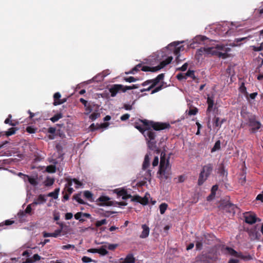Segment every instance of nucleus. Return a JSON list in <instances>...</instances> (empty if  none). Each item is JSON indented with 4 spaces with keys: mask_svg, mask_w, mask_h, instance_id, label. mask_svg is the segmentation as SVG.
Returning <instances> with one entry per match:
<instances>
[{
    "mask_svg": "<svg viewBox=\"0 0 263 263\" xmlns=\"http://www.w3.org/2000/svg\"><path fill=\"white\" fill-rule=\"evenodd\" d=\"M98 253L102 256L107 255L108 252L107 250L106 247L105 245L101 246L100 248H98Z\"/></svg>",
    "mask_w": 263,
    "mask_h": 263,
    "instance_id": "27",
    "label": "nucleus"
},
{
    "mask_svg": "<svg viewBox=\"0 0 263 263\" xmlns=\"http://www.w3.org/2000/svg\"><path fill=\"white\" fill-rule=\"evenodd\" d=\"M183 42L184 41L174 42L162 50L154 54L150 58L149 61L153 65L159 64L154 68V71H158L171 63L173 59V54L176 56V60H178L180 52L184 50L183 46L178 45Z\"/></svg>",
    "mask_w": 263,
    "mask_h": 263,
    "instance_id": "1",
    "label": "nucleus"
},
{
    "mask_svg": "<svg viewBox=\"0 0 263 263\" xmlns=\"http://www.w3.org/2000/svg\"><path fill=\"white\" fill-rule=\"evenodd\" d=\"M170 166L168 159H165V154L163 155V153L161 154L159 170L158 173L160 177L167 178L170 174Z\"/></svg>",
    "mask_w": 263,
    "mask_h": 263,
    "instance_id": "5",
    "label": "nucleus"
},
{
    "mask_svg": "<svg viewBox=\"0 0 263 263\" xmlns=\"http://www.w3.org/2000/svg\"><path fill=\"white\" fill-rule=\"evenodd\" d=\"M162 86H159L156 87L152 91V93H154L162 89Z\"/></svg>",
    "mask_w": 263,
    "mask_h": 263,
    "instance_id": "60",
    "label": "nucleus"
},
{
    "mask_svg": "<svg viewBox=\"0 0 263 263\" xmlns=\"http://www.w3.org/2000/svg\"><path fill=\"white\" fill-rule=\"evenodd\" d=\"M124 80H125V81L129 82V83L134 82L137 80L136 79H135L133 77H129L128 78H126L124 79Z\"/></svg>",
    "mask_w": 263,
    "mask_h": 263,
    "instance_id": "48",
    "label": "nucleus"
},
{
    "mask_svg": "<svg viewBox=\"0 0 263 263\" xmlns=\"http://www.w3.org/2000/svg\"><path fill=\"white\" fill-rule=\"evenodd\" d=\"M22 263H34V261H33L32 259L28 258L26 261L22 262Z\"/></svg>",
    "mask_w": 263,
    "mask_h": 263,
    "instance_id": "64",
    "label": "nucleus"
},
{
    "mask_svg": "<svg viewBox=\"0 0 263 263\" xmlns=\"http://www.w3.org/2000/svg\"><path fill=\"white\" fill-rule=\"evenodd\" d=\"M24 181L25 182H29L31 185L35 186L37 184V181L34 177H30L29 176H25L24 178Z\"/></svg>",
    "mask_w": 263,
    "mask_h": 263,
    "instance_id": "25",
    "label": "nucleus"
},
{
    "mask_svg": "<svg viewBox=\"0 0 263 263\" xmlns=\"http://www.w3.org/2000/svg\"><path fill=\"white\" fill-rule=\"evenodd\" d=\"M106 223H107V221H106V219H103L101 220L97 221L96 222L95 225L97 227H99L101 226L102 225L106 224Z\"/></svg>",
    "mask_w": 263,
    "mask_h": 263,
    "instance_id": "43",
    "label": "nucleus"
},
{
    "mask_svg": "<svg viewBox=\"0 0 263 263\" xmlns=\"http://www.w3.org/2000/svg\"><path fill=\"white\" fill-rule=\"evenodd\" d=\"M155 67H149L147 66H142L141 64H139L135 66L132 70L129 71L128 72H126V74H134L137 73L138 71L140 70L141 69L143 71H152L155 72L156 71H154V68Z\"/></svg>",
    "mask_w": 263,
    "mask_h": 263,
    "instance_id": "8",
    "label": "nucleus"
},
{
    "mask_svg": "<svg viewBox=\"0 0 263 263\" xmlns=\"http://www.w3.org/2000/svg\"><path fill=\"white\" fill-rule=\"evenodd\" d=\"M62 249L64 250H69V249H74L75 248V246L73 245L68 244L67 245H64L62 246Z\"/></svg>",
    "mask_w": 263,
    "mask_h": 263,
    "instance_id": "44",
    "label": "nucleus"
},
{
    "mask_svg": "<svg viewBox=\"0 0 263 263\" xmlns=\"http://www.w3.org/2000/svg\"><path fill=\"white\" fill-rule=\"evenodd\" d=\"M235 208L234 204L231 203H228L225 205V209H229V211L231 212L232 211H234V208Z\"/></svg>",
    "mask_w": 263,
    "mask_h": 263,
    "instance_id": "45",
    "label": "nucleus"
},
{
    "mask_svg": "<svg viewBox=\"0 0 263 263\" xmlns=\"http://www.w3.org/2000/svg\"><path fill=\"white\" fill-rule=\"evenodd\" d=\"M90 217V214L86 213L78 212L74 215V218L81 222L85 221V218H89Z\"/></svg>",
    "mask_w": 263,
    "mask_h": 263,
    "instance_id": "16",
    "label": "nucleus"
},
{
    "mask_svg": "<svg viewBox=\"0 0 263 263\" xmlns=\"http://www.w3.org/2000/svg\"><path fill=\"white\" fill-rule=\"evenodd\" d=\"M46 201L47 199L46 198L45 195L41 194L34 199L32 203L36 207L37 205L44 204L46 202Z\"/></svg>",
    "mask_w": 263,
    "mask_h": 263,
    "instance_id": "15",
    "label": "nucleus"
},
{
    "mask_svg": "<svg viewBox=\"0 0 263 263\" xmlns=\"http://www.w3.org/2000/svg\"><path fill=\"white\" fill-rule=\"evenodd\" d=\"M169 126L170 125L168 124L158 123L154 125L153 129H144L140 125H136L135 127L143 134L147 141V144L148 148L152 150H156L157 148L156 141L155 140V138L156 137V130H159L166 128Z\"/></svg>",
    "mask_w": 263,
    "mask_h": 263,
    "instance_id": "3",
    "label": "nucleus"
},
{
    "mask_svg": "<svg viewBox=\"0 0 263 263\" xmlns=\"http://www.w3.org/2000/svg\"><path fill=\"white\" fill-rule=\"evenodd\" d=\"M54 181L53 178L48 177L44 182L45 185L46 186H50L53 184Z\"/></svg>",
    "mask_w": 263,
    "mask_h": 263,
    "instance_id": "36",
    "label": "nucleus"
},
{
    "mask_svg": "<svg viewBox=\"0 0 263 263\" xmlns=\"http://www.w3.org/2000/svg\"><path fill=\"white\" fill-rule=\"evenodd\" d=\"M224 121V119H222L221 121H219V118L218 117H216L214 121V125L216 127H217L218 129L221 126L222 124Z\"/></svg>",
    "mask_w": 263,
    "mask_h": 263,
    "instance_id": "34",
    "label": "nucleus"
},
{
    "mask_svg": "<svg viewBox=\"0 0 263 263\" xmlns=\"http://www.w3.org/2000/svg\"><path fill=\"white\" fill-rule=\"evenodd\" d=\"M132 200L137 201L143 205H146L148 202V199L146 196L142 198L139 196H136L132 198Z\"/></svg>",
    "mask_w": 263,
    "mask_h": 263,
    "instance_id": "22",
    "label": "nucleus"
},
{
    "mask_svg": "<svg viewBox=\"0 0 263 263\" xmlns=\"http://www.w3.org/2000/svg\"><path fill=\"white\" fill-rule=\"evenodd\" d=\"M202 248V240L198 237L197 238L196 242V248L197 250H200Z\"/></svg>",
    "mask_w": 263,
    "mask_h": 263,
    "instance_id": "35",
    "label": "nucleus"
},
{
    "mask_svg": "<svg viewBox=\"0 0 263 263\" xmlns=\"http://www.w3.org/2000/svg\"><path fill=\"white\" fill-rule=\"evenodd\" d=\"M207 103L208 105V107L207 108V112H211L214 106V99L212 97L208 96L207 98Z\"/></svg>",
    "mask_w": 263,
    "mask_h": 263,
    "instance_id": "24",
    "label": "nucleus"
},
{
    "mask_svg": "<svg viewBox=\"0 0 263 263\" xmlns=\"http://www.w3.org/2000/svg\"><path fill=\"white\" fill-rule=\"evenodd\" d=\"M62 118V114H57L50 118V120L53 122L58 121L60 119Z\"/></svg>",
    "mask_w": 263,
    "mask_h": 263,
    "instance_id": "38",
    "label": "nucleus"
},
{
    "mask_svg": "<svg viewBox=\"0 0 263 263\" xmlns=\"http://www.w3.org/2000/svg\"><path fill=\"white\" fill-rule=\"evenodd\" d=\"M197 110H195V109H191V110H190L189 112V114L190 115H195L197 114Z\"/></svg>",
    "mask_w": 263,
    "mask_h": 263,
    "instance_id": "62",
    "label": "nucleus"
},
{
    "mask_svg": "<svg viewBox=\"0 0 263 263\" xmlns=\"http://www.w3.org/2000/svg\"><path fill=\"white\" fill-rule=\"evenodd\" d=\"M185 75L186 76V78L187 77H191L193 79L195 80V76L194 74V70H189L186 72V73L185 74Z\"/></svg>",
    "mask_w": 263,
    "mask_h": 263,
    "instance_id": "40",
    "label": "nucleus"
},
{
    "mask_svg": "<svg viewBox=\"0 0 263 263\" xmlns=\"http://www.w3.org/2000/svg\"><path fill=\"white\" fill-rule=\"evenodd\" d=\"M220 148V142L219 140L216 142L213 147L212 148L211 152H214Z\"/></svg>",
    "mask_w": 263,
    "mask_h": 263,
    "instance_id": "37",
    "label": "nucleus"
},
{
    "mask_svg": "<svg viewBox=\"0 0 263 263\" xmlns=\"http://www.w3.org/2000/svg\"><path fill=\"white\" fill-rule=\"evenodd\" d=\"M129 117H130V115L129 114H126L122 115L120 119L122 121H125V120L128 119Z\"/></svg>",
    "mask_w": 263,
    "mask_h": 263,
    "instance_id": "52",
    "label": "nucleus"
},
{
    "mask_svg": "<svg viewBox=\"0 0 263 263\" xmlns=\"http://www.w3.org/2000/svg\"><path fill=\"white\" fill-rule=\"evenodd\" d=\"M149 165V158L148 155H146L143 163V168L146 169Z\"/></svg>",
    "mask_w": 263,
    "mask_h": 263,
    "instance_id": "31",
    "label": "nucleus"
},
{
    "mask_svg": "<svg viewBox=\"0 0 263 263\" xmlns=\"http://www.w3.org/2000/svg\"><path fill=\"white\" fill-rule=\"evenodd\" d=\"M74 199L79 203L85 204V202L81 198L80 194H77L74 196Z\"/></svg>",
    "mask_w": 263,
    "mask_h": 263,
    "instance_id": "42",
    "label": "nucleus"
},
{
    "mask_svg": "<svg viewBox=\"0 0 263 263\" xmlns=\"http://www.w3.org/2000/svg\"><path fill=\"white\" fill-rule=\"evenodd\" d=\"M104 245L106 247V249H108L110 250H114L118 247L117 244H109L108 243H105Z\"/></svg>",
    "mask_w": 263,
    "mask_h": 263,
    "instance_id": "39",
    "label": "nucleus"
},
{
    "mask_svg": "<svg viewBox=\"0 0 263 263\" xmlns=\"http://www.w3.org/2000/svg\"><path fill=\"white\" fill-rule=\"evenodd\" d=\"M224 251L226 253H228L231 256H233L237 258H239L243 260H247L251 258V257L249 256H244L241 252H237L232 248L229 247H226L224 248Z\"/></svg>",
    "mask_w": 263,
    "mask_h": 263,
    "instance_id": "10",
    "label": "nucleus"
},
{
    "mask_svg": "<svg viewBox=\"0 0 263 263\" xmlns=\"http://www.w3.org/2000/svg\"><path fill=\"white\" fill-rule=\"evenodd\" d=\"M237 26L233 23L223 22L218 25L217 29L219 34L224 36L235 35Z\"/></svg>",
    "mask_w": 263,
    "mask_h": 263,
    "instance_id": "4",
    "label": "nucleus"
},
{
    "mask_svg": "<svg viewBox=\"0 0 263 263\" xmlns=\"http://www.w3.org/2000/svg\"><path fill=\"white\" fill-rule=\"evenodd\" d=\"M56 128L55 127H50L48 128V133L54 134L55 133Z\"/></svg>",
    "mask_w": 263,
    "mask_h": 263,
    "instance_id": "59",
    "label": "nucleus"
},
{
    "mask_svg": "<svg viewBox=\"0 0 263 263\" xmlns=\"http://www.w3.org/2000/svg\"><path fill=\"white\" fill-rule=\"evenodd\" d=\"M142 232L140 235V237L141 238H145L148 237L149 233V228L146 224L142 225Z\"/></svg>",
    "mask_w": 263,
    "mask_h": 263,
    "instance_id": "21",
    "label": "nucleus"
},
{
    "mask_svg": "<svg viewBox=\"0 0 263 263\" xmlns=\"http://www.w3.org/2000/svg\"><path fill=\"white\" fill-rule=\"evenodd\" d=\"M158 163H159V158H158V156H156L154 158L153 163H152V164H153V166L155 167V166H156L157 165H158Z\"/></svg>",
    "mask_w": 263,
    "mask_h": 263,
    "instance_id": "51",
    "label": "nucleus"
},
{
    "mask_svg": "<svg viewBox=\"0 0 263 263\" xmlns=\"http://www.w3.org/2000/svg\"><path fill=\"white\" fill-rule=\"evenodd\" d=\"M61 95L60 92H58L54 93L53 96L54 102L53 105L55 106L62 104V103L66 102V99H64L62 100L60 99Z\"/></svg>",
    "mask_w": 263,
    "mask_h": 263,
    "instance_id": "19",
    "label": "nucleus"
},
{
    "mask_svg": "<svg viewBox=\"0 0 263 263\" xmlns=\"http://www.w3.org/2000/svg\"><path fill=\"white\" fill-rule=\"evenodd\" d=\"M89 253H98V249H90L87 251Z\"/></svg>",
    "mask_w": 263,
    "mask_h": 263,
    "instance_id": "61",
    "label": "nucleus"
},
{
    "mask_svg": "<svg viewBox=\"0 0 263 263\" xmlns=\"http://www.w3.org/2000/svg\"><path fill=\"white\" fill-rule=\"evenodd\" d=\"M188 64L187 63H184L180 68H179L181 71H185L187 68Z\"/></svg>",
    "mask_w": 263,
    "mask_h": 263,
    "instance_id": "55",
    "label": "nucleus"
},
{
    "mask_svg": "<svg viewBox=\"0 0 263 263\" xmlns=\"http://www.w3.org/2000/svg\"><path fill=\"white\" fill-rule=\"evenodd\" d=\"M251 37H252L251 35H249L248 36H247V37L235 39V40L234 41V43L231 44L230 45L233 47L237 46H240L241 45V44L240 43V42L243 41H247Z\"/></svg>",
    "mask_w": 263,
    "mask_h": 263,
    "instance_id": "20",
    "label": "nucleus"
},
{
    "mask_svg": "<svg viewBox=\"0 0 263 263\" xmlns=\"http://www.w3.org/2000/svg\"><path fill=\"white\" fill-rule=\"evenodd\" d=\"M168 207L167 204L162 203L159 205V210L161 214H163Z\"/></svg>",
    "mask_w": 263,
    "mask_h": 263,
    "instance_id": "32",
    "label": "nucleus"
},
{
    "mask_svg": "<svg viewBox=\"0 0 263 263\" xmlns=\"http://www.w3.org/2000/svg\"><path fill=\"white\" fill-rule=\"evenodd\" d=\"M110 198L107 196H101L99 198L98 200L102 202V205H108V202Z\"/></svg>",
    "mask_w": 263,
    "mask_h": 263,
    "instance_id": "29",
    "label": "nucleus"
},
{
    "mask_svg": "<svg viewBox=\"0 0 263 263\" xmlns=\"http://www.w3.org/2000/svg\"><path fill=\"white\" fill-rule=\"evenodd\" d=\"M82 260L83 261V262L85 263H88L92 261V259L90 258L87 256L83 257L82 258Z\"/></svg>",
    "mask_w": 263,
    "mask_h": 263,
    "instance_id": "49",
    "label": "nucleus"
},
{
    "mask_svg": "<svg viewBox=\"0 0 263 263\" xmlns=\"http://www.w3.org/2000/svg\"><path fill=\"white\" fill-rule=\"evenodd\" d=\"M59 192H60V189L57 188V189H55L53 192L48 193L47 195V196L52 197L54 199H57L58 198Z\"/></svg>",
    "mask_w": 263,
    "mask_h": 263,
    "instance_id": "26",
    "label": "nucleus"
},
{
    "mask_svg": "<svg viewBox=\"0 0 263 263\" xmlns=\"http://www.w3.org/2000/svg\"><path fill=\"white\" fill-rule=\"evenodd\" d=\"M256 199L257 200L261 201L262 202H263V194L261 193V194H258L257 196Z\"/></svg>",
    "mask_w": 263,
    "mask_h": 263,
    "instance_id": "58",
    "label": "nucleus"
},
{
    "mask_svg": "<svg viewBox=\"0 0 263 263\" xmlns=\"http://www.w3.org/2000/svg\"><path fill=\"white\" fill-rule=\"evenodd\" d=\"M124 107L126 110H131L132 109V106L129 104H125Z\"/></svg>",
    "mask_w": 263,
    "mask_h": 263,
    "instance_id": "63",
    "label": "nucleus"
},
{
    "mask_svg": "<svg viewBox=\"0 0 263 263\" xmlns=\"http://www.w3.org/2000/svg\"><path fill=\"white\" fill-rule=\"evenodd\" d=\"M73 217V214L71 213H67L65 214V219L66 220H70Z\"/></svg>",
    "mask_w": 263,
    "mask_h": 263,
    "instance_id": "54",
    "label": "nucleus"
},
{
    "mask_svg": "<svg viewBox=\"0 0 263 263\" xmlns=\"http://www.w3.org/2000/svg\"><path fill=\"white\" fill-rule=\"evenodd\" d=\"M67 183L65 184V188L69 194H71L74 191L71 186L74 184V187L78 189L82 185V183L76 179H66Z\"/></svg>",
    "mask_w": 263,
    "mask_h": 263,
    "instance_id": "7",
    "label": "nucleus"
},
{
    "mask_svg": "<svg viewBox=\"0 0 263 263\" xmlns=\"http://www.w3.org/2000/svg\"><path fill=\"white\" fill-rule=\"evenodd\" d=\"M40 259H41V256H39L38 254H35L33 256L32 260H33V261H34V262L35 261H38Z\"/></svg>",
    "mask_w": 263,
    "mask_h": 263,
    "instance_id": "56",
    "label": "nucleus"
},
{
    "mask_svg": "<svg viewBox=\"0 0 263 263\" xmlns=\"http://www.w3.org/2000/svg\"><path fill=\"white\" fill-rule=\"evenodd\" d=\"M177 78L179 80H182L184 79H186V76L183 73H178L177 76Z\"/></svg>",
    "mask_w": 263,
    "mask_h": 263,
    "instance_id": "47",
    "label": "nucleus"
},
{
    "mask_svg": "<svg viewBox=\"0 0 263 263\" xmlns=\"http://www.w3.org/2000/svg\"><path fill=\"white\" fill-rule=\"evenodd\" d=\"M249 126L252 127V131L253 133L256 132L260 128L261 124L259 122L256 121L255 119H250L249 122Z\"/></svg>",
    "mask_w": 263,
    "mask_h": 263,
    "instance_id": "14",
    "label": "nucleus"
},
{
    "mask_svg": "<svg viewBox=\"0 0 263 263\" xmlns=\"http://www.w3.org/2000/svg\"><path fill=\"white\" fill-rule=\"evenodd\" d=\"M55 166L51 165L46 167V171L50 173H52L55 172Z\"/></svg>",
    "mask_w": 263,
    "mask_h": 263,
    "instance_id": "41",
    "label": "nucleus"
},
{
    "mask_svg": "<svg viewBox=\"0 0 263 263\" xmlns=\"http://www.w3.org/2000/svg\"><path fill=\"white\" fill-rule=\"evenodd\" d=\"M123 86L121 84H115L112 85L109 89V92L110 96L114 97L120 91L122 90Z\"/></svg>",
    "mask_w": 263,
    "mask_h": 263,
    "instance_id": "12",
    "label": "nucleus"
},
{
    "mask_svg": "<svg viewBox=\"0 0 263 263\" xmlns=\"http://www.w3.org/2000/svg\"><path fill=\"white\" fill-rule=\"evenodd\" d=\"M244 217L246 222L249 224L254 223L256 220V217L254 213L247 212L244 214Z\"/></svg>",
    "mask_w": 263,
    "mask_h": 263,
    "instance_id": "13",
    "label": "nucleus"
},
{
    "mask_svg": "<svg viewBox=\"0 0 263 263\" xmlns=\"http://www.w3.org/2000/svg\"><path fill=\"white\" fill-rule=\"evenodd\" d=\"M15 133V129L14 128H11L9 129L8 131L6 132V135L7 136H10L12 135Z\"/></svg>",
    "mask_w": 263,
    "mask_h": 263,
    "instance_id": "46",
    "label": "nucleus"
},
{
    "mask_svg": "<svg viewBox=\"0 0 263 263\" xmlns=\"http://www.w3.org/2000/svg\"><path fill=\"white\" fill-rule=\"evenodd\" d=\"M209 42V39L206 38L205 36L202 35H197L193 40V42L190 44V46L192 48H195L194 44H205Z\"/></svg>",
    "mask_w": 263,
    "mask_h": 263,
    "instance_id": "11",
    "label": "nucleus"
},
{
    "mask_svg": "<svg viewBox=\"0 0 263 263\" xmlns=\"http://www.w3.org/2000/svg\"><path fill=\"white\" fill-rule=\"evenodd\" d=\"M62 232V229H58L56 230L53 233H47L43 232V236L44 237H57L59 236Z\"/></svg>",
    "mask_w": 263,
    "mask_h": 263,
    "instance_id": "23",
    "label": "nucleus"
},
{
    "mask_svg": "<svg viewBox=\"0 0 263 263\" xmlns=\"http://www.w3.org/2000/svg\"><path fill=\"white\" fill-rule=\"evenodd\" d=\"M99 116V114H98L97 113H92L90 116V118H91V120H94L96 119Z\"/></svg>",
    "mask_w": 263,
    "mask_h": 263,
    "instance_id": "53",
    "label": "nucleus"
},
{
    "mask_svg": "<svg viewBox=\"0 0 263 263\" xmlns=\"http://www.w3.org/2000/svg\"><path fill=\"white\" fill-rule=\"evenodd\" d=\"M251 48L252 49L255 51H260L262 50V47L261 46H252Z\"/></svg>",
    "mask_w": 263,
    "mask_h": 263,
    "instance_id": "50",
    "label": "nucleus"
},
{
    "mask_svg": "<svg viewBox=\"0 0 263 263\" xmlns=\"http://www.w3.org/2000/svg\"><path fill=\"white\" fill-rule=\"evenodd\" d=\"M117 194L118 198L126 200L132 198V196L128 194L127 191L124 189L117 190Z\"/></svg>",
    "mask_w": 263,
    "mask_h": 263,
    "instance_id": "17",
    "label": "nucleus"
},
{
    "mask_svg": "<svg viewBox=\"0 0 263 263\" xmlns=\"http://www.w3.org/2000/svg\"><path fill=\"white\" fill-rule=\"evenodd\" d=\"M36 207L34 205V204L31 203L28 204L25 210V212L29 215L32 214V211L35 210Z\"/></svg>",
    "mask_w": 263,
    "mask_h": 263,
    "instance_id": "28",
    "label": "nucleus"
},
{
    "mask_svg": "<svg viewBox=\"0 0 263 263\" xmlns=\"http://www.w3.org/2000/svg\"><path fill=\"white\" fill-rule=\"evenodd\" d=\"M84 197L89 201H93L92 194L89 191H85L83 193Z\"/></svg>",
    "mask_w": 263,
    "mask_h": 263,
    "instance_id": "33",
    "label": "nucleus"
},
{
    "mask_svg": "<svg viewBox=\"0 0 263 263\" xmlns=\"http://www.w3.org/2000/svg\"><path fill=\"white\" fill-rule=\"evenodd\" d=\"M218 186L217 185H215L213 186L212 188V194L215 195L216 191L218 190Z\"/></svg>",
    "mask_w": 263,
    "mask_h": 263,
    "instance_id": "57",
    "label": "nucleus"
},
{
    "mask_svg": "<svg viewBox=\"0 0 263 263\" xmlns=\"http://www.w3.org/2000/svg\"><path fill=\"white\" fill-rule=\"evenodd\" d=\"M164 75L163 73H161L159 74L155 79L153 80H150L144 82L143 83V85L145 86L146 85L151 84V86L148 87V88L141 90V91H144L145 90H149L152 88L154 87L156 85H157L160 81L162 80L164 78Z\"/></svg>",
    "mask_w": 263,
    "mask_h": 263,
    "instance_id": "9",
    "label": "nucleus"
},
{
    "mask_svg": "<svg viewBox=\"0 0 263 263\" xmlns=\"http://www.w3.org/2000/svg\"><path fill=\"white\" fill-rule=\"evenodd\" d=\"M107 75V74H104V72H103L102 73L99 74L96 77H93L92 80L93 81L96 82L101 81Z\"/></svg>",
    "mask_w": 263,
    "mask_h": 263,
    "instance_id": "30",
    "label": "nucleus"
},
{
    "mask_svg": "<svg viewBox=\"0 0 263 263\" xmlns=\"http://www.w3.org/2000/svg\"><path fill=\"white\" fill-rule=\"evenodd\" d=\"M135 258L133 254H128L125 258H121L119 259V263H134Z\"/></svg>",
    "mask_w": 263,
    "mask_h": 263,
    "instance_id": "18",
    "label": "nucleus"
},
{
    "mask_svg": "<svg viewBox=\"0 0 263 263\" xmlns=\"http://www.w3.org/2000/svg\"><path fill=\"white\" fill-rule=\"evenodd\" d=\"M230 50V49L226 47L224 45L212 44L198 49L195 57L198 60L202 59L203 56L205 57L214 55L224 58L227 52Z\"/></svg>",
    "mask_w": 263,
    "mask_h": 263,
    "instance_id": "2",
    "label": "nucleus"
},
{
    "mask_svg": "<svg viewBox=\"0 0 263 263\" xmlns=\"http://www.w3.org/2000/svg\"><path fill=\"white\" fill-rule=\"evenodd\" d=\"M213 166L211 164H208L203 167L202 170L199 174L198 181V183L199 185H202L206 180L207 178L211 174Z\"/></svg>",
    "mask_w": 263,
    "mask_h": 263,
    "instance_id": "6",
    "label": "nucleus"
}]
</instances>
